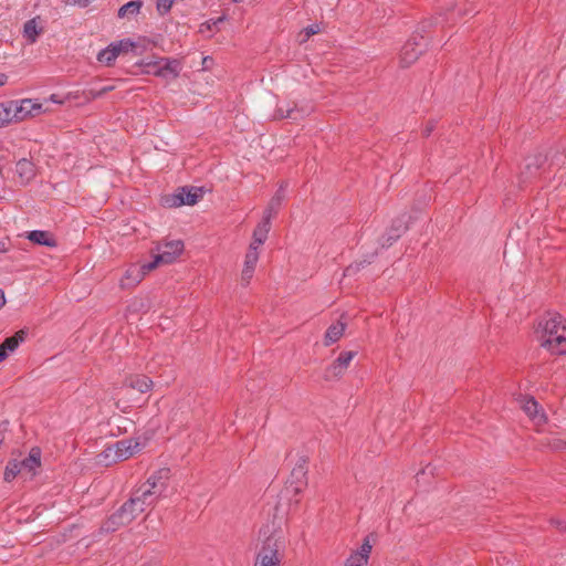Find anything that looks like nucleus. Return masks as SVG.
Segmentation results:
<instances>
[{"instance_id": "nucleus-1", "label": "nucleus", "mask_w": 566, "mask_h": 566, "mask_svg": "<svg viewBox=\"0 0 566 566\" xmlns=\"http://www.w3.org/2000/svg\"><path fill=\"white\" fill-rule=\"evenodd\" d=\"M541 346L553 355L566 354V323L558 313H548V318L539 322Z\"/></svg>"}, {"instance_id": "nucleus-2", "label": "nucleus", "mask_w": 566, "mask_h": 566, "mask_svg": "<svg viewBox=\"0 0 566 566\" xmlns=\"http://www.w3.org/2000/svg\"><path fill=\"white\" fill-rule=\"evenodd\" d=\"M259 539L261 547L279 549V553L284 554L287 544L286 532L275 520L262 525L259 531Z\"/></svg>"}, {"instance_id": "nucleus-3", "label": "nucleus", "mask_w": 566, "mask_h": 566, "mask_svg": "<svg viewBox=\"0 0 566 566\" xmlns=\"http://www.w3.org/2000/svg\"><path fill=\"white\" fill-rule=\"evenodd\" d=\"M185 245L181 240H171L163 244H158L156 250L157 254L151 262L145 263L147 270H154L159 264L172 263L184 251Z\"/></svg>"}, {"instance_id": "nucleus-4", "label": "nucleus", "mask_w": 566, "mask_h": 566, "mask_svg": "<svg viewBox=\"0 0 566 566\" xmlns=\"http://www.w3.org/2000/svg\"><path fill=\"white\" fill-rule=\"evenodd\" d=\"M134 500L126 501L116 512H114L102 525L105 532H115L119 527L129 524L137 516L134 511Z\"/></svg>"}, {"instance_id": "nucleus-5", "label": "nucleus", "mask_w": 566, "mask_h": 566, "mask_svg": "<svg viewBox=\"0 0 566 566\" xmlns=\"http://www.w3.org/2000/svg\"><path fill=\"white\" fill-rule=\"evenodd\" d=\"M427 46L424 38L420 34L412 35L402 46L400 53L401 67H408L415 63Z\"/></svg>"}, {"instance_id": "nucleus-6", "label": "nucleus", "mask_w": 566, "mask_h": 566, "mask_svg": "<svg viewBox=\"0 0 566 566\" xmlns=\"http://www.w3.org/2000/svg\"><path fill=\"white\" fill-rule=\"evenodd\" d=\"M203 196V191L198 187H180L177 191L165 198V205L168 207H180L184 205L192 206L199 201Z\"/></svg>"}, {"instance_id": "nucleus-7", "label": "nucleus", "mask_w": 566, "mask_h": 566, "mask_svg": "<svg viewBox=\"0 0 566 566\" xmlns=\"http://www.w3.org/2000/svg\"><path fill=\"white\" fill-rule=\"evenodd\" d=\"M356 352H342L339 356L325 369L323 378L326 381L339 379L348 368Z\"/></svg>"}, {"instance_id": "nucleus-8", "label": "nucleus", "mask_w": 566, "mask_h": 566, "mask_svg": "<svg viewBox=\"0 0 566 566\" xmlns=\"http://www.w3.org/2000/svg\"><path fill=\"white\" fill-rule=\"evenodd\" d=\"M307 457H301L294 468L292 469L290 475V486L293 488V492L295 495L302 493L304 488L307 485Z\"/></svg>"}, {"instance_id": "nucleus-9", "label": "nucleus", "mask_w": 566, "mask_h": 566, "mask_svg": "<svg viewBox=\"0 0 566 566\" xmlns=\"http://www.w3.org/2000/svg\"><path fill=\"white\" fill-rule=\"evenodd\" d=\"M42 113V104L33 102L30 98L22 99L20 104L14 102L12 117L13 122H22L28 117H33Z\"/></svg>"}, {"instance_id": "nucleus-10", "label": "nucleus", "mask_w": 566, "mask_h": 566, "mask_svg": "<svg viewBox=\"0 0 566 566\" xmlns=\"http://www.w3.org/2000/svg\"><path fill=\"white\" fill-rule=\"evenodd\" d=\"M547 156L537 153L533 156H530L525 159V166L524 169L521 172V182H527L531 179L538 176V170L543 167V165L546 163Z\"/></svg>"}, {"instance_id": "nucleus-11", "label": "nucleus", "mask_w": 566, "mask_h": 566, "mask_svg": "<svg viewBox=\"0 0 566 566\" xmlns=\"http://www.w3.org/2000/svg\"><path fill=\"white\" fill-rule=\"evenodd\" d=\"M408 229V220L406 214L396 218L392 220L390 228L387 230L385 235L382 237L381 247H390L395 241H397L401 234Z\"/></svg>"}, {"instance_id": "nucleus-12", "label": "nucleus", "mask_w": 566, "mask_h": 566, "mask_svg": "<svg viewBox=\"0 0 566 566\" xmlns=\"http://www.w3.org/2000/svg\"><path fill=\"white\" fill-rule=\"evenodd\" d=\"M169 473L170 470L168 468H163L151 474L140 486H145L147 490L155 491V493L161 495L167 488Z\"/></svg>"}, {"instance_id": "nucleus-13", "label": "nucleus", "mask_w": 566, "mask_h": 566, "mask_svg": "<svg viewBox=\"0 0 566 566\" xmlns=\"http://www.w3.org/2000/svg\"><path fill=\"white\" fill-rule=\"evenodd\" d=\"M143 444L134 440H120L114 444L115 458L123 461L142 450Z\"/></svg>"}, {"instance_id": "nucleus-14", "label": "nucleus", "mask_w": 566, "mask_h": 566, "mask_svg": "<svg viewBox=\"0 0 566 566\" xmlns=\"http://www.w3.org/2000/svg\"><path fill=\"white\" fill-rule=\"evenodd\" d=\"M41 449L39 447H33L30 450L29 455L22 461H19L22 474H28L30 479L35 475L36 469L41 467Z\"/></svg>"}, {"instance_id": "nucleus-15", "label": "nucleus", "mask_w": 566, "mask_h": 566, "mask_svg": "<svg viewBox=\"0 0 566 566\" xmlns=\"http://www.w3.org/2000/svg\"><path fill=\"white\" fill-rule=\"evenodd\" d=\"M153 386V380L146 375H129L123 381V388L137 390L140 394L150 391Z\"/></svg>"}, {"instance_id": "nucleus-16", "label": "nucleus", "mask_w": 566, "mask_h": 566, "mask_svg": "<svg viewBox=\"0 0 566 566\" xmlns=\"http://www.w3.org/2000/svg\"><path fill=\"white\" fill-rule=\"evenodd\" d=\"M310 114L308 109L298 108L295 104H287L284 106H277L275 113L273 115V119L279 120L283 118H289L294 122L303 119L306 115Z\"/></svg>"}, {"instance_id": "nucleus-17", "label": "nucleus", "mask_w": 566, "mask_h": 566, "mask_svg": "<svg viewBox=\"0 0 566 566\" xmlns=\"http://www.w3.org/2000/svg\"><path fill=\"white\" fill-rule=\"evenodd\" d=\"M158 63H160V70H157L156 72L159 74L160 77H177L180 72V62L175 59L169 57H160L158 59Z\"/></svg>"}, {"instance_id": "nucleus-18", "label": "nucleus", "mask_w": 566, "mask_h": 566, "mask_svg": "<svg viewBox=\"0 0 566 566\" xmlns=\"http://www.w3.org/2000/svg\"><path fill=\"white\" fill-rule=\"evenodd\" d=\"M286 186L287 185L285 182H282L280 185L279 189L276 190L274 196L271 198V200L264 211V217H269V219H272L277 213V211L280 210L281 205L285 198Z\"/></svg>"}, {"instance_id": "nucleus-19", "label": "nucleus", "mask_w": 566, "mask_h": 566, "mask_svg": "<svg viewBox=\"0 0 566 566\" xmlns=\"http://www.w3.org/2000/svg\"><path fill=\"white\" fill-rule=\"evenodd\" d=\"M151 270H147L145 268V264L128 269L126 271L125 279L122 280V286L129 287L137 285L144 279L145 274H147Z\"/></svg>"}, {"instance_id": "nucleus-20", "label": "nucleus", "mask_w": 566, "mask_h": 566, "mask_svg": "<svg viewBox=\"0 0 566 566\" xmlns=\"http://www.w3.org/2000/svg\"><path fill=\"white\" fill-rule=\"evenodd\" d=\"M15 171H17L21 182L28 184L35 176V166L31 160H29L27 158H22L17 163Z\"/></svg>"}, {"instance_id": "nucleus-21", "label": "nucleus", "mask_w": 566, "mask_h": 566, "mask_svg": "<svg viewBox=\"0 0 566 566\" xmlns=\"http://www.w3.org/2000/svg\"><path fill=\"white\" fill-rule=\"evenodd\" d=\"M27 238L31 242L36 243L39 245H44L49 248H54L57 245L55 238L49 231L33 230L28 233Z\"/></svg>"}, {"instance_id": "nucleus-22", "label": "nucleus", "mask_w": 566, "mask_h": 566, "mask_svg": "<svg viewBox=\"0 0 566 566\" xmlns=\"http://www.w3.org/2000/svg\"><path fill=\"white\" fill-rule=\"evenodd\" d=\"M143 7L142 0H132L118 9L117 17L120 19H130L136 17Z\"/></svg>"}, {"instance_id": "nucleus-23", "label": "nucleus", "mask_w": 566, "mask_h": 566, "mask_svg": "<svg viewBox=\"0 0 566 566\" xmlns=\"http://www.w3.org/2000/svg\"><path fill=\"white\" fill-rule=\"evenodd\" d=\"M344 332H345V324L338 322L334 325H331L325 333V338H324L325 346H329V345L336 343L342 337Z\"/></svg>"}, {"instance_id": "nucleus-24", "label": "nucleus", "mask_w": 566, "mask_h": 566, "mask_svg": "<svg viewBox=\"0 0 566 566\" xmlns=\"http://www.w3.org/2000/svg\"><path fill=\"white\" fill-rule=\"evenodd\" d=\"M41 32L42 28L38 27L35 18L28 20L23 25V36L30 43H34Z\"/></svg>"}, {"instance_id": "nucleus-25", "label": "nucleus", "mask_w": 566, "mask_h": 566, "mask_svg": "<svg viewBox=\"0 0 566 566\" xmlns=\"http://www.w3.org/2000/svg\"><path fill=\"white\" fill-rule=\"evenodd\" d=\"M28 332L25 329H20L14 333L12 336L7 337L2 344L9 353H13L19 345L25 339Z\"/></svg>"}, {"instance_id": "nucleus-26", "label": "nucleus", "mask_w": 566, "mask_h": 566, "mask_svg": "<svg viewBox=\"0 0 566 566\" xmlns=\"http://www.w3.org/2000/svg\"><path fill=\"white\" fill-rule=\"evenodd\" d=\"M13 105L14 101L9 103H0V128L6 127L13 122Z\"/></svg>"}, {"instance_id": "nucleus-27", "label": "nucleus", "mask_w": 566, "mask_h": 566, "mask_svg": "<svg viewBox=\"0 0 566 566\" xmlns=\"http://www.w3.org/2000/svg\"><path fill=\"white\" fill-rule=\"evenodd\" d=\"M522 408L532 419H536L537 417L545 418L544 413L539 415V406L533 397L526 398Z\"/></svg>"}, {"instance_id": "nucleus-28", "label": "nucleus", "mask_w": 566, "mask_h": 566, "mask_svg": "<svg viewBox=\"0 0 566 566\" xmlns=\"http://www.w3.org/2000/svg\"><path fill=\"white\" fill-rule=\"evenodd\" d=\"M22 473L19 460H10L4 469L3 479L6 482H11L18 474Z\"/></svg>"}, {"instance_id": "nucleus-29", "label": "nucleus", "mask_w": 566, "mask_h": 566, "mask_svg": "<svg viewBox=\"0 0 566 566\" xmlns=\"http://www.w3.org/2000/svg\"><path fill=\"white\" fill-rule=\"evenodd\" d=\"M270 229L271 219H269V217H263V220L256 226V228L253 231V238H259L265 241Z\"/></svg>"}, {"instance_id": "nucleus-30", "label": "nucleus", "mask_w": 566, "mask_h": 566, "mask_svg": "<svg viewBox=\"0 0 566 566\" xmlns=\"http://www.w3.org/2000/svg\"><path fill=\"white\" fill-rule=\"evenodd\" d=\"M116 57H117V55H116L114 49L111 46V44L97 54V61L101 63H104L107 66L113 65Z\"/></svg>"}, {"instance_id": "nucleus-31", "label": "nucleus", "mask_w": 566, "mask_h": 566, "mask_svg": "<svg viewBox=\"0 0 566 566\" xmlns=\"http://www.w3.org/2000/svg\"><path fill=\"white\" fill-rule=\"evenodd\" d=\"M111 46L114 49L116 55L118 56L120 53H126L129 50H134L136 48V43H134L130 39H124L111 43Z\"/></svg>"}, {"instance_id": "nucleus-32", "label": "nucleus", "mask_w": 566, "mask_h": 566, "mask_svg": "<svg viewBox=\"0 0 566 566\" xmlns=\"http://www.w3.org/2000/svg\"><path fill=\"white\" fill-rule=\"evenodd\" d=\"M136 493H138L143 497V502L148 506H153L157 503L159 494L155 493V491L147 490L145 486H140Z\"/></svg>"}, {"instance_id": "nucleus-33", "label": "nucleus", "mask_w": 566, "mask_h": 566, "mask_svg": "<svg viewBox=\"0 0 566 566\" xmlns=\"http://www.w3.org/2000/svg\"><path fill=\"white\" fill-rule=\"evenodd\" d=\"M258 261L259 252L256 251V247H254V244L251 243L245 254L244 266L249 269H255Z\"/></svg>"}, {"instance_id": "nucleus-34", "label": "nucleus", "mask_w": 566, "mask_h": 566, "mask_svg": "<svg viewBox=\"0 0 566 566\" xmlns=\"http://www.w3.org/2000/svg\"><path fill=\"white\" fill-rule=\"evenodd\" d=\"M322 31L321 25L318 23L311 24L303 29L298 34L300 43L306 42L312 35L317 34Z\"/></svg>"}, {"instance_id": "nucleus-35", "label": "nucleus", "mask_w": 566, "mask_h": 566, "mask_svg": "<svg viewBox=\"0 0 566 566\" xmlns=\"http://www.w3.org/2000/svg\"><path fill=\"white\" fill-rule=\"evenodd\" d=\"M258 555L264 557V558H268L269 557L271 558V560L281 565V562L283 559V556L284 554H281L279 553V549H269V548H264V547H260L259 552H258Z\"/></svg>"}, {"instance_id": "nucleus-36", "label": "nucleus", "mask_w": 566, "mask_h": 566, "mask_svg": "<svg viewBox=\"0 0 566 566\" xmlns=\"http://www.w3.org/2000/svg\"><path fill=\"white\" fill-rule=\"evenodd\" d=\"M137 65L144 67V70L142 71L143 73L159 76V74L156 72L157 70H160V63H158V60H156V61H144L143 60V61L138 62Z\"/></svg>"}, {"instance_id": "nucleus-37", "label": "nucleus", "mask_w": 566, "mask_h": 566, "mask_svg": "<svg viewBox=\"0 0 566 566\" xmlns=\"http://www.w3.org/2000/svg\"><path fill=\"white\" fill-rule=\"evenodd\" d=\"M370 552H371V545L369 543V539L365 538V541L360 547V552L356 554L357 559L363 560V562H368Z\"/></svg>"}, {"instance_id": "nucleus-38", "label": "nucleus", "mask_w": 566, "mask_h": 566, "mask_svg": "<svg viewBox=\"0 0 566 566\" xmlns=\"http://www.w3.org/2000/svg\"><path fill=\"white\" fill-rule=\"evenodd\" d=\"M176 0H157V11L160 15L167 14Z\"/></svg>"}, {"instance_id": "nucleus-39", "label": "nucleus", "mask_w": 566, "mask_h": 566, "mask_svg": "<svg viewBox=\"0 0 566 566\" xmlns=\"http://www.w3.org/2000/svg\"><path fill=\"white\" fill-rule=\"evenodd\" d=\"M129 500H134L136 502V504H134V511L136 515L140 514L146 510V507H148V505H146V503L143 502V497L136 492Z\"/></svg>"}, {"instance_id": "nucleus-40", "label": "nucleus", "mask_w": 566, "mask_h": 566, "mask_svg": "<svg viewBox=\"0 0 566 566\" xmlns=\"http://www.w3.org/2000/svg\"><path fill=\"white\" fill-rule=\"evenodd\" d=\"M253 566H280V564L256 554Z\"/></svg>"}, {"instance_id": "nucleus-41", "label": "nucleus", "mask_w": 566, "mask_h": 566, "mask_svg": "<svg viewBox=\"0 0 566 566\" xmlns=\"http://www.w3.org/2000/svg\"><path fill=\"white\" fill-rule=\"evenodd\" d=\"M254 270L255 269H253V268L249 269V268L243 266L242 273H241V281L244 285H248L250 283V280L253 276Z\"/></svg>"}, {"instance_id": "nucleus-42", "label": "nucleus", "mask_w": 566, "mask_h": 566, "mask_svg": "<svg viewBox=\"0 0 566 566\" xmlns=\"http://www.w3.org/2000/svg\"><path fill=\"white\" fill-rule=\"evenodd\" d=\"M359 264H356L355 262L349 264L345 271H344V276H354L356 275L358 272H359Z\"/></svg>"}, {"instance_id": "nucleus-43", "label": "nucleus", "mask_w": 566, "mask_h": 566, "mask_svg": "<svg viewBox=\"0 0 566 566\" xmlns=\"http://www.w3.org/2000/svg\"><path fill=\"white\" fill-rule=\"evenodd\" d=\"M359 264H356L355 262L349 264L345 271H344V276H354L356 275L358 272H359Z\"/></svg>"}, {"instance_id": "nucleus-44", "label": "nucleus", "mask_w": 566, "mask_h": 566, "mask_svg": "<svg viewBox=\"0 0 566 566\" xmlns=\"http://www.w3.org/2000/svg\"><path fill=\"white\" fill-rule=\"evenodd\" d=\"M85 98L87 101H93V99H96V98H99L102 97V93L99 92V90H95V88H91L88 91H86L85 93Z\"/></svg>"}, {"instance_id": "nucleus-45", "label": "nucleus", "mask_w": 566, "mask_h": 566, "mask_svg": "<svg viewBox=\"0 0 566 566\" xmlns=\"http://www.w3.org/2000/svg\"><path fill=\"white\" fill-rule=\"evenodd\" d=\"M95 0H66V3L77 6L80 8H86Z\"/></svg>"}, {"instance_id": "nucleus-46", "label": "nucleus", "mask_w": 566, "mask_h": 566, "mask_svg": "<svg viewBox=\"0 0 566 566\" xmlns=\"http://www.w3.org/2000/svg\"><path fill=\"white\" fill-rule=\"evenodd\" d=\"M367 562L358 560L357 555L352 556L347 559L345 566H365Z\"/></svg>"}, {"instance_id": "nucleus-47", "label": "nucleus", "mask_w": 566, "mask_h": 566, "mask_svg": "<svg viewBox=\"0 0 566 566\" xmlns=\"http://www.w3.org/2000/svg\"><path fill=\"white\" fill-rule=\"evenodd\" d=\"M376 255V252L373 253L369 258L363 259L360 261L355 262L356 264H359V270L364 269L366 265H369L373 262V258Z\"/></svg>"}, {"instance_id": "nucleus-48", "label": "nucleus", "mask_w": 566, "mask_h": 566, "mask_svg": "<svg viewBox=\"0 0 566 566\" xmlns=\"http://www.w3.org/2000/svg\"><path fill=\"white\" fill-rule=\"evenodd\" d=\"M376 255V252L373 253L369 258L363 259L360 261L355 262L356 264H359V270L364 269L366 265H369L373 262V258Z\"/></svg>"}, {"instance_id": "nucleus-49", "label": "nucleus", "mask_w": 566, "mask_h": 566, "mask_svg": "<svg viewBox=\"0 0 566 566\" xmlns=\"http://www.w3.org/2000/svg\"><path fill=\"white\" fill-rule=\"evenodd\" d=\"M434 127H436V123L429 122L422 132L423 136H426V137L430 136V134L433 132Z\"/></svg>"}, {"instance_id": "nucleus-50", "label": "nucleus", "mask_w": 566, "mask_h": 566, "mask_svg": "<svg viewBox=\"0 0 566 566\" xmlns=\"http://www.w3.org/2000/svg\"><path fill=\"white\" fill-rule=\"evenodd\" d=\"M9 352L6 349L4 345L1 343L0 344V363L3 361L8 356H9Z\"/></svg>"}, {"instance_id": "nucleus-51", "label": "nucleus", "mask_w": 566, "mask_h": 566, "mask_svg": "<svg viewBox=\"0 0 566 566\" xmlns=\"http://www.w3.org/2000/svg\"><path fill=\"white\" fill-rule=\"evenodd\" d=\"M9 352L6 349L4 345L1 343L0 344V363L3 361L8 356H9Z\"/></svg>"}, {"instance_id": "nucleus-52", "label": "nucleus", "mask_w": 566, "mask_h": 566, "mask_svg": "<svg viewBox=\"0 0 566 566\" xmlns=\"http://www.w3.org/2000/svg\"><path fill=\"white\" fill-rule=\"evenodd\" d=\"M8 250L9 248L7 241L0 240V253H6Z\"/></svg>"}, {"instance_id": "nucleus-53", "label": "nucleus", "mask_w": 566, "mask_h": 566, "mask_svg": "<svg viewBox=\"0 0 566 566\" xmlns=\"http://www.w3.org/2000/svg\"><path fill=\"white\" fill-rule=\"evenodd\" d=\"M99 92L102 93V95L104 96L106 93L111 92L114 90V86H104L102 88H98Z\"/></svg>"}, {"instance_id": "nucleus-54", "label": "nucleus", "mask_w": 566, "mask_h": 566, "mask_svg": "<svg viewBox=\"0 0 566 566\" xmlns=\"http://www.w3.org/2000/svg\"><path fill=\"white\" fill-rule=\"evenodd\" d=\"M4 304H6L4 292L0 289V308L3 307Z\"/></svg>"}, {"instance_id": "nucleus-55", "label": "nucleus", "mask_w": 566, "mask_h": 566, "mask_svg": "<svg viewBox=\"0 0 566 566\" xmlns=\"http://www.w3.org/2000/svg\"><path fill=\"white\" fill-rule=\"evenodd\" d=\"M8 76L3 73H0V86H3L7 83Z\"/></svg>"}, {"instance_id": "nucleus-56", "label": "nucleus", "mask_w": 566, "mask_h": 566, "mask_svg": "<svg viewBox=\"0 0 566 566\" xmlns=\"http://www.w3.org/2000/svg\"><path fill=\"white\" fill-rule=\"evenodd\" d=\"M254 247H256V249L259 248V245L263 244L264 241L259 239V238H253V242Z\"/></svg>"}, {"instance_id": "nucleus-57", "label": "nucleus", "mask_w": 566, "mask_h": 566, "mask_svg": "<svg viewBox=\"0 0 566 566\" xmlns=\"http://www.w3.org/2000/svg\"><path fill=\"white\" fill-rule=\"evenodd\" d=\"M427 472L432 473V469L430 468V465H427L424 469H422L420 473L426 474Z\"/></svg>"}, {"instance_id": "nucleus-58", "label": "nucleus", "mask_w": 566, "mask_h": 566, "mask_svg": "<svg viewBox=\"0 0 566 566\" xmlns=\"http://www.w3.org/2000/svg\"><path fill=\"white\" fill-rule=\"evenodd\" d=\"M51 101L54 102V103H61V101L57 98V95L53 94L51 95Z\"/></svg>"}, {"instance_id": "nucleus-59", "label": "nucleus", "mask_w": 566, "mask_h": 566, "mask_svg": "<svg viewBox=\"0 0 566 566\" xmlns=\"http://www.w3.org/2000/svg\"><path fill=\"white\" fill-rule=\"evenodd\" d=\"M203 27H207V29H210V28H211L209 23H203V24H201V27H200V32H203Z\"/></svg>"}, {"instance_id": "nucleus-60", "label": "nucleus", "mask_w": 566, "mask_h": 566, "mask_svg": "<svg viewBox=\"0 0 566 566\" xmlns=\"http://www.w3.org/2000/svg\"><path fill=\"white\" fill-rule=\"evenodd\" d=\"M218 22H222V19H218L217 21H213V25H216Z\"/></svg>"}, {"instance_id": "nucleus-61", "label": "nucleus", "mask_w": 566, "mask_h": 566, "mask_svg": "<svg viewBox=\"0 0 566 566\" xmlns=\"http://www.w3.org/2000/svg\"><path fill=\"white\" fill-rule=\"evenodd\" d=\"M233 2H239L240 0H232Z\"/></svg>"}]
</instances>
